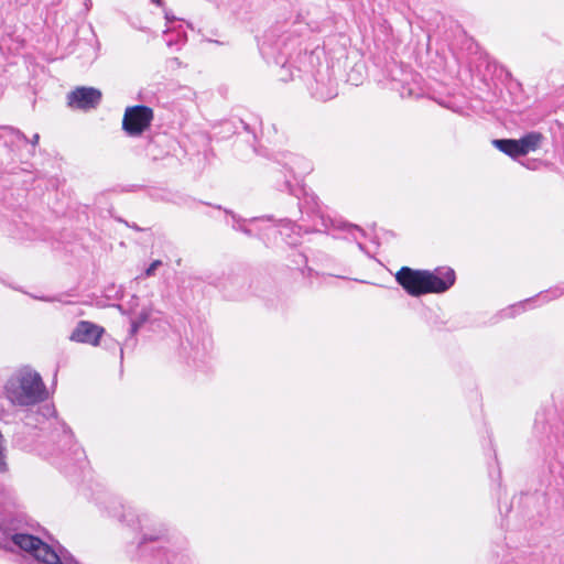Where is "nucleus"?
Returning <instances> with one entry per match:
<instances>
[{
    "label": "nucleus",
    "mask_w": 564,
    "mask_h": 564,
    "mask_svg": "<svg viewBox=\"0 0 564 564\" xmlns=\"http://www.w3.org/2000/svg\"><path fill=\"white\" fill-rule=\"evenodd\" d=\"M0 547L24 552L23 564H80L66 549H57L32 533L31 527H21L11 521L0 522Z\"/></svg>",
    "instance_id": "nucleus-1"
},
{
    "label": "nucleus",
    "mask_w": 564,
    "mask_h": 564,
    "mask_svg": "<svg viewBox=\"0 0 564 564\" xmlns=\"http://www.w3.org/2000/svg\"><path fill=\"white\" fill-rule=\"evenodd\" d=\"M455 272L451 268L429 271L402 267L395 274L397 282L411 296L443 293L455 283Z\"/></svg>",
    "instance_id": "nucleus-2"
},
{
    "label": "nucleus",
    "mask_w": 564,
    "mask_h": 564,
    "mask_svg": "<svg viewBox=\"0 0 564 564\" xmlns=\"http://www.w3.org/2000/svg\"><path fill=\"white\" fill-rule=\"evenodd\" d=\"M8 400L14 405L29 406L47 398L45 384L36 371L22 370L4 386Z\"/></svg>",
    "instance_id": "nucleus-3"
},
{
    "label": "nucleus",
    "mask_w": 564,
    "mask_h": 564,
    "mask_svg": "<svg viewBox=\"0 0 564 564\" xmlns=\"http://www.w3.org/2000/svg\"><path fill=\"white\" fill-rule=\"evenodd\" d=\"M302 214H306L313 221L312 231H328L332 227L344 228L349 232L358 231L364 236V230L355 225L339 224L329 217H326L319 207L318 199L315 195L305 194L302 202L299 204Z\"/></svg>",
    "instance_id": "nucleus-4"
},
{
    "label": "nucleus",
    "mask_w": 564,
    "mask_h": 564,
    "mask_svg": "<svg viewBox=\"0 0 564 564\" xmlns=\"http://www.w3.org/2000/svg\"><path fill=\"white\" fill-rule=\"evenodd\" d=\"M153 117V110L148 106L128 107L123 115L122 129L129 137H139L151 126Z\"/></svg>",
    "instance_id": "nucleus-5"
},
{
    "label": "nucleus",
    "mask_w": 564,
    "mask_h": 564,
    "mask_svg": "<svg viewBox=\"0 0 564 564\" xmlns=\"http://www.w3.org/2000/svg\"><path fill=\"white\" fill-rule=\"evenodd\" d=\"M138 307L139 297L135 295H133L128 302L127 310H123V307L119 305L122 314H127L130 317L129 335L131 337L135 336L139 329L147 323H152L159 319L156 315L160 314V311L155 310L152 304L143 305L140 310H138Z\"/></svg>",
    "instance_id": "nucleus-6"
},
{
    "label": "nucleus",
    "mask_w": 564,
    "mask_h": 564,
    "mask_svg": "<svg viewBox=\"0 0 564 564\" xmlns=\"http://www.w3.org/2000/svg\"><path fill=\"white\" fill-rule=\"evenodd\" d=\"M101 101V91L94 87H77L67 95V105L74 109H95Z\"/></svg>",
    "instance_id": "nucleus-7"
},
{
    "label": "nucleus",
    "mask_w": 564,
    "mask_h": 564,
    "mask_svg": "<svg viewBox=\"0 0 564 564\" xmlns=\"http://www.w3.org/2000/svg\"><path fill=\"white\" fill-rule=\"evenodd\" d=\"M224 212L231 217V219H232L231 227L235 230H239L247 236H253V234L256 231L257 235L261 239H264L265 237H268L267 226L261 227L260 224L271 221V217L242 219L230 210L224 209Z\"/></svg>",
    "instance_id": "nucleus-8"
},
{
    "label": "nucleus",
    "mask_w": 564,
    "mask_h": 564,
    "mask_svg": "<svg viewBox=\"0 0 564 564\" xmlns=\"http://www.w3.org/2000/svg\"><path fill=\"white\" fill-rule=\"evenodd\" d=\"M104 333L105 329L101 326L88 321H80L72 332L69 339L76 343L97 346Z\"/></svg>",
    "instance_id": "nucleus-9"
},
{
    "label": "nucleus",
    "mask_w": 564,
    "mask_h": 564,
    "mask_svg": "<svg viewBox=\"0 0 564 564\" xmlns=\"http://www.w3.org/2000/svg\"><path fill=\"white\" fill-rule=\"evenodd\" d=\"M289 175H284L285 180L283 184L279 185L280 191H286L290 194H294V188L292 185L291 176L296 178L297 176H302L311 171V165L303 158L297 155H290L289 161L284 165Z\"/></svg>",
    "instance_id": "nucleus-10"
},
{
    "label": "nucleus",
    "mask_w": 564,
    "mask_h": 564,
    "mask_svg": "<svg viewBox=\"0 0 564 564\" xmlns=\"http://www.w3.org/2000/svg\"><path fill=\"white\" fill-rule=\"evenodd\" d=\"M267 234H280L285 242L290 246L300 243L301 227L289 219H280L279 221H269Z\"/></svg>",
    "instance_id": "nucleus-11"
},
{
    "label": "nucleus",
    "mask_w": 564,
    "mask_h": 564,
    "mask_svg": "<svg viewBox=\"0 0 564 564\" xmlns=\"http://www.w3.org/2000/svg\"><path fill=\"white\" fill-rule=\"evenodd\" d=\"M149 521L150 519L147 514H142L141 517L138 518V522L141 530V539L139 542L140 545H143L147 542H153L165 539L169 534V529L164 524L160 523L151 528L149 525Z\"/></svg>",
    "instance_id": "nucleus-12"
},
{
    "label": "nucleus",
    "mask_w": 564,
    "mask_h": 564,
    "mask_svg": "<svg viewBox=\"0 0 564 564\" xmlns=\"http://www.w3.org/2000/svg\"><path fill=\"white\" fill-rule=\"evenodd\" d=\"M403 78L394 84V88L400 91L401 97L417 98L422 96L423 90L420 86V76L411 72H403Z\"/></svg>",
    "instance_id": "nucleus-13"
},
{
    "label": "nucleus",
    "mask_w": 564,
    "mask_h": 564,
    "mask_svg": "<svg viewBox=\"0 0 564 564\" xmlns=\"http://www.w3.org/2000/svg\"><path fill=\"white\" fill-rule=\"evenodd\" d=\"M314 98L321 101H327L337 96V83L330 77H322L315 80L311 87Z\"/></svg>",
    "instance_id": "nucleus-14"
},
{
    "label": "nucleus",
    "mask_w": 564,
    "mask_h": 564,
    "mask_svg": "<svg viewBox=\"0 0 564 564\" xmlns=\"http://www.w3.org/2000/svg\"><path fill=\"white\" fill-rule=\"evenodd\" d=\"M56 410L53 404H44L40 406L36 411H26L24 415V423L26 426L37 427L40 424L44 422V420L48 417H55Z\"/></svg>",
    "instance_id": "nucleus-15"
},
{
    "label": "nucleus",
    "mask_w": 564,
    "mask_h": 564,
    "mask_svg": "<svg viewBox=\"0 0 564 564\" xmlns=\"http://www.w3.org/2000/svg\"><path fill=\"white\" fill-rule=\"evenodd\" d=\"M2 133L0 138L4 140V144L11 150L15 151V149H20L29 143V139L25 134L10 126H6L1 128Z\"/></svg>",
    "instance_id": "nucleus-16"
},
{
    "label": "nucleus",
    "mask_w": 564,
    "mask_h": 564,
    "mask_svg": "<svg viewBox=\"0 0 564 564\" xmlns=\"http://www.w3.org/2000/svg\"><path fill=\"white\" fill-rule=\"evenodd\" d=\"M544 137L541 132L532 131L519 139L520 152L522 155L535 151L541 147Z\"/></svg>",
    "instance_id": "nucleus-17"
},
{
    "label": "nucleus",
    "mask_w": 564,
    "mask_h": 564,
    "mask_svg": "<svg viewBox=\"0 0 564 564\" xmlns=\"http://www.w3.org/2000/svg\"><path fill=\"white\" fill-rule=\"evenodd\" d=\"M495 148H497L502 153L509 155L512 159H517L518 156H522V152H520L519 140L514 139H496L492 141Z\"/></svg>",
    "instance_id": "nucleus-18"
},
{
    "label": "nucleus",
    "mask_w": 564,
    "mask_h": 564,
    "mask_svg": "<svg viewBox=\"0 0 564 564\" xmlns=\"http://www.w3.org/2000/svg\"><path fill=\"white\" fill-rule=\"evenodd\" d=\"M560 295H561V293L557 290L544 291V292L539 293L535 297L528 299V300L521 302L520 304L510 307V311L513 312L516 310L519 311L521 308H524L525 305H529L530 303H532L534 301H540L541 304L549 303V302L557 299Z\"/></svg>",
    "instance_id": "nucleus-19"
},
{
    "label": "nucleus",
    "mask_w": 564,
    "mask_h": 564,
    "mask_svg": "<svg viewBox=\"0 0 564 564\" xmlns=\"http://www.w3.org/2000/svg\"><path fill=\"white\" fill-rule=\"evenodd\" d=\"M58 424L61 425L65 443L70 444L74 438L72 430L64 422H58Z\"/></svg>",
    "instance_id": "nucleus-20"
},
{
    "label": "nucleus",
    "mask_w": 564,
    "mask_h": 564,
    "mask_svg": "<svg viewBox=\"0 0 564 564\" xmlns=\"http://www.w3.org/2000/svg\"><path fill=\"white\" fill-rule=\"evenodd\" d=\"M162 265V261L161 260H154L144 271L143 273V276L144 278H149V276H152L154 275L155 273V270Z\"/></svg>",
    "instance_id": "nucleus-21"
},
{
    "label": "nucleus",
    "mask_w": 564,
    "mask_h": 564,
    "mask_svg": "<svg viewBox=\"0 0 564 564\" xmlns=\"http://www.w3.org/2000/svg\"><path fill=\"white\" fill-rule=\"evenodd\" d=\"M184 41H185V36L181 35L180 33H176L175 39H173V37L166 39V45L167 46H173V45L180 46L184 43Z\"/></svg>",
    "instance_id": "nucleus-22"
},
{
    "label": "nucleus",
    "mask_w": 564,
    "mask_h": 564,
    "mask_svg": "<svg viewBox=\"0 0 564 564\" xmlns=\"http://www.w3.org/2000/svg\"><path fill=\"white\" fill-rule=\"evenodd\" d=\"M164 557L166 558L167 564H175L178 560H182V556L177 553L165 551Z\"/></svg>",
    "instance_id": "nucleus-23"
},
{
    "label": "nucleus",
    "mask_w": 564,
    "mask_h": 564,
    "mask_svg": "<svg viewBox=\"0 0 564 564\" xmlns=\"http://www.w3.org/2000/svg\"><path fill=\"white\" fill-rule=\"evenodd\" d=\"M40 141V134L35 133L33 137L29 140V143L32 145V149L30 150V154L34 155L35 153V147L39 144Z\"/></svg>",
    "instance_id": "nucleus-24"
},
{
    "label": "nucleus",
    "mask_w": 564,
    "mask_h": 564,
    "mask_svg": "<svg viewBox=\"0 0 564 564\" xmlns=\"http://www.w3.org/2000/svg\"><path fill=\"white\" fill-rule=\"evenodd\" d=\"M91 6V0H85V7L89 9Z\"/></svg>",
    "instance_id": "nucleus-25"
},
{
    "label": "nucleus",
    "mask_w": 564,
    "mask_h": 564,
    "mask_svg": "<svg viewBox=\"0 0 564 564\" xmlns=\"http://www.w3.org/2000/svg\"><path fill=\"white\" fill-rule=\"evenodd\" d=\"M131 227H132L134 230H137V231H140V230H141V228H140L139 226H137L135 224H133Z\"/></svg>",
    "instance_id": "nucleus-26"
},
{
    "label": "nucleus",
    "mask_w": 564,
    "mask_h": 564,
    "mask_svg": "<svg viewBox=\"0 0 564 564\" xmlns=\"http://www.w3.org/2000/svg\"><path fill=\"white\" fill-rule=\"evenodd\" d=\"M154 3L160 4L162 0H152Z\"/></svg>",
    "instance_id": "nucleus-27"
}]
</instances>
